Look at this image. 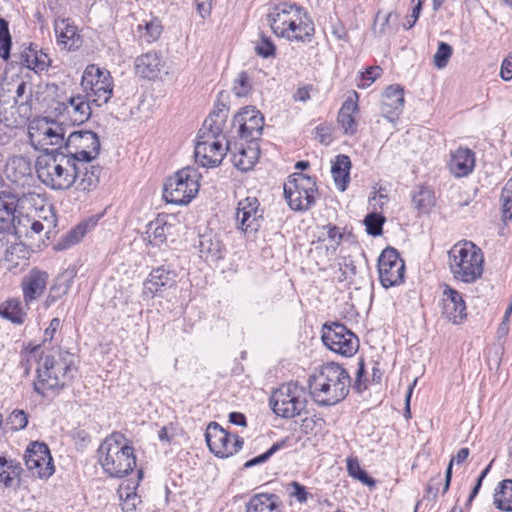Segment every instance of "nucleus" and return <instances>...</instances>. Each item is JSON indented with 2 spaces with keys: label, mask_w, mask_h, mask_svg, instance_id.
<instances>
[{
  "label": "nucleus",
  "mask_w": 512,
  "mask_h": 512,
  "mask_svg": "<svg viewBox=\"0 0 512 512\" xmlns=\"http://www.w3.org/2000/svg\"><path fill=\"white\" fill-rule=\"evenodd\" d=\"M76 356L69 351L52 349L40 359L37 368V378L33 382V389L45 399H52L61 390L68 386L75 374Z\"/></svg>",
  "instance_id": "f257e3e1"
},
{
  "label": "nucleus",
  "mask_w": 512,
  "mask_h": 512,
  "mask_svg": "<svg viewBox=\"0 0 512 512\" xmlns=\"http://www.w3.org/2000/svg\"><path fill=\"white\" fill-rule=\"evenodd\" d=\"M351 377L341 365L328 362L317 373L309 376L308 387L314 401L321 406H332L344 400L349 393Z\"/></svg>",
  "instance_id": "f03ea898"
},
{
  "label": "nucleus",
  "mask_w": 512,
  "mask_h": 512,
  "mask_svg": "<svg viewBox=\"0 0 512 512\" xmlns=\"http://www.w3.org/2000/svg\"><path fill=\"white\" fill-rule=\"evenodd\" d=\"M267 21L276 36L292 42H310L315 33L314 23L296 4L275 6L268 13Z\"/></svg>",
  "instance_id": "7ed1b4c3"
},
{
  "label": "nucleus",
  "mask_w": 512,
  "mask_h": 512,
  "mask_svg": "<svg viewBox=\"0 0 512 512\" xmlns=\"http://www.w3.org/2000/svg\"><path fill=\"white\" fill-rule=\"evenodd\" d=\"M77 162L64 151L51 149L50 152L39 155L35 162L38 179L46 187L59 191L73 187L75 183Z\"/></svg>",
  "instance_id": "20e7f679"
},
{
  "label": "nucleus",
  "mask_w": 512,
  "mask_h": 512,
  "mask_svg": "<svg viewBox=\"0 0 512 512\" xmlns=\"http://www.w3.org/2000/svg\"><path fill=\"white\" fill-rule=\"evenodd\" d=\"M124 435L112 433L98 449L99 462L111 477L122 478L133 471L136 457L132 446L123 443Z\"/></svg>",
  "instance_id": "39448f33"
},
{
  "label": "nucleus",
  "mask_w": 512,
  "mask_h": 512,
  "mask_svg": "<svg viewBox=\"0 0 512 512\" xmlns=\"http://www.w3.org/2000/svg\"><path fill=\"white\" fill-rule=\"evenodd\" d=\"M448 264L455 280L471 284L483 274V253L470 241L458 242L448 251Z\"/></svg>",
  "instance_id": "423d86ee"
},
{
  "label": "nucleus",
  "mask_w": 512,
  "mask_h": 512,
  "mask_svg": "<svg viewBox=\"0 0 512 512\" xmlns=\"http://www.w3.org/2000/svg\"><path fill=\"white\" fill-rule=\"evenodd\" d=\"M201 175L196 168L184 167L166 180L163 198L167 203L188 204L199 191Z\"/></svg>",
  "instance_id": "0eeeda50"
},
{
  "label": "nucleus",
  "mask_w": 512,
  "mask_h": 512,
  "mask_svg": "<svg viewBox=\"0 0 512 512\" xmlns=\"http://www.w3.org/2000/svg\"><path fill=\"white\" fill-rule=\"evenodd\" d=\"M66 132L67 129L62 123L47 118L31 122L28 128L30 144L44 153L50 152L51 149L63 151Z\"/></svg>",
  "instance_id": "6e6552de"
},
{
  "label": "nucleus",
  "mask_w": 512,
  "mask_h": 512,
  "mask_svg": "<svg viewBox=\"0 0 512 512\" xmlns=\"http://www.w3.org/2000/svg\"><path fill=\"white\" fill-rule=\"evenodd\" d=\"M307 404L306 393L297 383L282 384L270 398L273 412L282 418H294L304 412Z\"/></svg>",
  "instance_id": "1a4fd4ad"
},
{
  "label": "nucleus",
  "mask_w": 512,
  "mask_h": 512,
  "mask_svg": "<svg viewBox=\"0 0 512 512\" xmlns=\"http://www.w3.org/2000/svg\"><path fill=\"white\" fill-rule=\"evenodd\" d=\"M317 192L314 178L303 173L292 174L284 184V196L294 211H306L315 203Z\"/></svg>",
  "instance_id": "9d476101"
},
{
  "label": "nucleus",
  "mask_w": 512,
  "mask_h": 512,
  "mask_svg": "<svg viewBox=\"0 0 512 512\" xmlns=\"http://www.w3.org/2000/svg\"><path fill=\"white\" fill-rule=\"evenodd\" d=\"M81 85L88 99L100 107L111 99L113 94V79L108 70L91 65L84 72Z\"/></svg>",
  "instance_id": "9b49d317"
},
{
  "label": "nucleus",
  "mask_w": 512,
  "mask_h": 512,
  "mask_svg": "<svg viewBox=\"0 0 512 512\" xmlns=\"http://www.w3.org/2000/svg\"><path fill=\"white\" fill-rule=\"evenodd\" d=\"M99 136L90 130L73 131L65 141L63 151L74 162H92L100 153Z\"/></svg>",
  "instance_id": "f8f14e48"
},
{
  "label": "nucleus",
  "mask_w": 512,
  "mask_h": 512,
  "mask_svg": "<svg viewBox=\"0 0 512 512\" xmlns=\"http://www.w3.org/2000/svg\"><path fill=\"white\" fill-rule=\"evenodd\" d=\"M322 341L328 349L346 357L355 354L359 348L357 336L339 322L323 326Z\"/></svg>",
  "instance_id": "ddd939ff"
},
{
  "label": "nucleus",
  "mask_w": 512,
  "mask_h": 512,
  "mask_svg": "<svg viewBox=\"0 0 512 512\" xmlns=\"http://www.w3.org/2000/svg\"><path fill=\"white\" fill-rule=\"evenodd\" d=\"M210 451L219 458H228L236 454L243 446V439L227 432L217 422H211L205 433Z\"/></svg>",
  "instance_id": "4468645a"
},
{
  "label": "nucleus",
  "mask_w": 512,
  "mask_h": 512,
  "mask_svg": "<svg viewBox=\"0 0 512 512\" xmlns=\"http://www.w3.org/2000/svg\"><path fill=\"white\" fill-rule=\"evenodd\" d=\"M379 279L383 287L390 288L404 281L405 263L395 248L388 247L378 259Z\"/></svg>",
  "instance_id": "2eb2a0df"
},
{
  "label": "nucleus",
  "mask_w": 512,
  "mask_h": 512,
  "mask_svg": "<svg viewBox=\"0 0 512 512\" xmlns=\"http://www.w3.org/2000/svg\"><path fill=\"white\" fill-rule=\"evenodd\" d=\"M25 464L34 476L48 478L54 473L53 459L44 442H32L25 453Z\"/></svg>",
  "instance_id": "dca6fc26"
},
{
  "label": "nucleus",
  "mask_w": 512,
  "mask_h": 512,
  "mask_svg": "<svg viewBox=\"0 0 512 512\" xmlns=\"http://www.w3.org/2000/svg\"><path fill=\"white\" fill-rule=\"evenodd\" d=\"M232 126L237 127L241 139L253 142L262 135L264 117L253 107H245L234 116Z\"/></svg>",
  "instance_id": "f3484780"
},
{
  "label": "nucleus",
  "mask_w": 512,
  "mask_h": 512,
  "mask_svg": "<svg viewBox=\"0 0 512 512\" xmlns=\"http://www.w3.org/2000/svg\"><path fill=\"white\" fill-rule=\"evenodd\" d=\"M230 150V142L224 147L218 139L197 137L194 156L200 166L214 168L222 163L226 152Z\"/></svg>",
  "instance_id": "a211bd4d"
},
{
  "label": "nucleus",
  "mask_w": 512,
  "mask_h": 512,
  "mask_svg": "<svg viewBox=\"0 0 512 512\" xmlns=\"http://www.w3.org/2000/svg\"><path fill=\"white\" fill-rule=\"evenodd\" d=\"M177 285V272L169 267L160 266L153 269L143 282V296L152 299L162 297L168 289Z\"/></svg>",
  "instance_id": "6ab92c4d"
},
{
  "label": "nucleus",
  "mask_w": 512,
  "mask_h": 512,
  "mask_svg": "<svg viewBox=\"0 0 512 512\" xmlns=\"http://www.w3.org/2000/svg\"><path fill=\"white\" fill-rule=\"evenodd\" d=\"M237 228L244 233L257 232L260 228L262 212L255 197H247L238 202L235 215Z\"/></svg>",
  "instance_id": "aec40b11"
},
{
  "label": "nucleus",
  "mask_w": 512,
  "mask_h": 512,
  "mask_svg": "<svg viewBox=\"0 0 512 512\" xmlns=\"http://www.w3.org/2000/svg\"><path fill=\"white\" fill-rule=\"evenodd\" d=\"M30 162L23 156L10 158L5 167L7 178L15 185L14 188H25L33 182Z\"/></svg>",
  "instance_id": "412c9836"
},
{
  "label": "nucleus",
  "mask_w": 512,
  "mask_h": 512,
  "mask_svg": "<svg viewBox=\"0 0 512 512\" xmlns=\"http://www.w3.org/2000/svg\"><path fill=\"white\" fill-rule=\"evenodd\" d=\"M74 187L77 191L90 192L97 188L102 167L91 162H77Z\"/></svg>",
  "instance_id": "4be33fe9"
},
{
  "label": "nucleus",
  "mask_w": 512,
  "mask_h": 512,
  "mask_svg": "<svg viewBox=\"0 0 512 512\" xmlns=\"http://www.w3.org/2000/svg\"><path fill=\"white\" fill-rule=\"evenodd\" d=\"M48 281V273L32 269L22 278L21 288L26 305L42 296Z\"/></svg>",
  "instance_id": "5701e85b"
},
{
  "label": "nucleus",
  "mask_w": 512,
  "mask_h": 512,
  "mask_svg": "<svg viewBox=\"0 0 512 512\" xmlns=\"http://www.w3.org/2000/svg\"><path fill=\"white\" fill-rule=\"evenodd\" d=\"M198 249L200 257L207 262H216L224 258L226 252L222 240L212 231L199 235Z\"/></svg>",
  "instance_id": "b1692460"
},
{
  "label": "nucleus",
  "mask_w": 512,
  "mask_h": 512,
  "mask_svg": "<svg viewBox=\"0 0 512 512\" xmlns=\"http://www.w3.org/2000/svg\"><path fill=\"white\" fill-rule=\"evenodd\" d=\"M58 45L67 51L76 50L82 45L77 27L70 19H57L54 23Z\"/></svg>",
  "instance_id": "393cba45"
},
{
  "label": "nucleus",
  "mask_w": 512,
  "mask_h": 512,
  "mask_svg": "<svg viewBox=\"0 0 512 512\" xmlns=\"http://www.w3.org/2000/svg\"><path fill=\"white\" fill-rule=\"evenodd\" d=\"M91 104L93 103L86 94H77L68 99L67 103L64 104V110L73 125H80L91 117Z\"/></svg>",
  "instance_id": "a878e982"
},
{
  "label": "nucleus",
  "mask_w": 512,
  "mask_h": 512,
  "mask_svg": "<svg viewBox=\"0 0 512 512\" xmlns=\"http://www.w3.org/2000/svg\"><path fill=\"white\" fill-rule=\"evenodd\" d=\"M404 90L400 85L388 86L381 100V111L389 118L397 116L404 106Z\"/></svg>",
  "instance_id": "bb28decb"
},
{
  "label": "nucleus",
  "mask_w": 512,
  "mask_h": 512,
  "mask_svg": "<svg viewBox=\"0 0 512 512\" xmlns=\"http://www.w3.org/2000/svg\"><path fill=\"white\" fill-rule=\"evenodd\" d=\"M164 62L156 52L145 53L135 60V71L139 76L154 80L159 75Z\"/></svg>",
  "instance_id": "cd10ccee"
},
{
  "label": "nucleus",
  "mask_w": 512,
  "mask_h": 512,
  "mask_svg": "<svg viewBox=\"0 0 512 512\" xmlns=\"http://www.w3.org/2000/svg\"><path fill=\"white\" fill-rule=\"evenodd\" d=\"M475 165V156L468 148L457 149L451 157L450 171L456 177H464L470 174Z\"/></svg>",
  "instance_id": "c85d7f7f"
},
{
  "label": "nucleus",
  "mask_w": 512,
  "mask_h": 512,
  "mask_svg": "<svg viewBox=\"0 0 512 512\" xmlns=\"http://www.w3.org/2000/svg\"><path fill=\"white\" fill-rule=\"evenodd\" d=\"M281 501L275 494L260 493L252 496L246 512H280Z\"/></svg>",
  "instance_id": "c756f323"
},
{
  "label": "nucleus",
  "mask_w": 512,
  "mask_h": 512,
  "mask_svg": "<svg viewBox=\"0 0 512 512\" xmlns=\"http://www.w3.org/2000/svg\"><path fill=\"white\" fill-rule=\"evenodd\" d=\"M351 160L345 154H339L332 163L331 173L337 188L345 191L350 181Z\"/></svg>",
  "instance_id": "7c9ffc66"
},
{
  "label": "nucleus",
  "mask_w": 512,
  "mask_h": 512,
  "mask_svg": "<svg viewBox=\"0 0 512 512\" xmlns=\"http://www.w3.org/2000/svg\"><path fill=\"white\" fill-rule=\"evenodd\" d=\"M358 111L357 101L351 97L347 98L342 104L338 113V123L344 130L346 135H354L357 131V122L353 116Z\"/></svg>",
  "instance_id": "2f4dec72"
},
{
  "label": "nucleus",
  "mask_w": 512,
  "mask_h": 512,
  "mask_svg": "<svg viewBox=\"0 0 512 512\" xmlns=\"http://www.w3.org/2000/svg\"><path fill=\"white\" fill-rule=\"evenodd\" d=\"M171 225H168L163 219L157 218L146 226V239L154 247H160L167 240V235Z\"/></svg>",
  "instance_id": "473e14b6"
},
{
  "label": "nucleus",
  "mask_w": 512,
  "mask_h": 512,
  "mask_svg": "<svg viewBox=\"0 0 512 512\" xmlns=\"http://www.w3.org/2000/svg\"><path fill=\"white\" fill-rule=\"evenodd\" d=\"M11 190L15 200H17L19 215L27 212L30 208H34L40 199V195L32 191V184L25 188H11Z\"/></svg>",
  "instance_id": "72a5a7b5"
},
{
  "label": "nucleus",
  "mask_w": 512,
  "mask_h": 512,
  "mask_svg": "<svg viewBox=\"0 0 512 512\" xmlns=\"http://www.w3.org/2000/svg\"><path fill=\"white\" fill-rule=\"evenodd\" d=\"M493 503L499 510L512 512V479H505L499 483Z\"/></svg>",
  "instance_id": "f704fd0d"
},
{
  "label": "nucleus",
  "mask_w": 512,
  "mask_h": 512,
  "mask_svg": "<svg viewBox=\"0 0 512 512\" xmlns=\"http://www.w3.org/2000/svg\"><path fill=\"white\" fill-rule=\"evenodd\" d=\"M162 31L163 27L161 25V21L157 18L143 20V22L137 26V33L140 39L146 43H153L158 40L162 34Z\"/></svg>",
  "instance_id": "c9c22d12"
},
{
  "label": "nucleus",
  "mask_w": 512,
  "mask_h": 512,
  "mask_svg": "<svg viewBox=\"0 0 512 512\" xmlns=\"http://www.w3.org/2000/svg\"><path fill=\"white\" fill-rule=\"evenodd\" d=\"M0 315L14 324H22L26 318V312L19 299H9L0 307Z\"/></svg>",
  "instance_id": "e433bc0d"
},
{
  "label": "nucleus",
  "mask_w": 512,
  "mask_h": 512,
  "mask_svg": "<svg viewBox=\"0 0 512 512\" xmlns=\"http://www.w3.org/2000/svg\"><path fill=\"white\" fill-rule=\"evenodd\" d=\"M226 121L223 120V115L218 114L215 117L210 114L204 121L202 128L199 130L198 137L218 139L223 131V126Z\"/></svg>",
  "instance_id": "4c0bfd02"
},
{
  "label": "nucleus",
  "mask_w": 512,
  "mask_h": 512,
  "mask_svg": "<svg viewBox=\"0 0 512 512\" xmlns=\"http://www.w3.org/2000/svg\"><path fill=\"white\" fill-rule=\"evenodd\" d=\"M88 223H80L67 232L55 245L58 251L66 250L79 243L88 231Z\"/></svg>",
  "instance_id": "58836bf2"
},
{
  "label": "nucleus",
  "mask_w": 512,
  "mask_h": 512,
  "mask_svg": "<svg viewBox=\"0 0 512 512\" xmlns=\"http://www.w3.org/2000/svg\"><path fill=\"white\" fill-rule=\"evenodd\" d=\"M28 254L29 251L22 242L13 240L4 251V261L8 263V269L11 270L19 265V260L28 259Z\"/></svg>",
  "instance_id": "ea45409f"
},
{
  "label": "nucleus",
  "mask_w": 512,
  "mask_h": 512,
  "mask_svg": "<svg viewBox=\"0 0 512 512\" xmlns=\"http://www.w3.org/2000/svg\"><path fill=\"white\" fill-rule=\"evenodd\" d=\"M412 202L422 213H428L435 205V195L432 189L427 186H420L413 194Z\"/></svg>",
  "instance_id": "a19ab883"
},
{
  "label": "nucleus",
  "mask_w": 512,
  "mask_h": 512,
  "mask_svg": "<svg viewBox=\"0 0 512 512\" xmlns=\"http://www.w3.org/2000/svg\"><path fill=\"white\" fill-rule=\"evenodd\" d=\"M22 58L26 67L35 71H44L50 66L49 56L34 49H29Z\"/></svg>",
  "instance_id": "79ce46f5"
},
{
  "label": "nucleus",
  "mask_w": 512,
  "mask_h": 512,
  "mask_svg": "<svg viewBox=\"0 0 512 512\" xmlns=\"http://www.w3.org/2000/svg\"><path fill=\"white\" fill-rule=\"evenodd\" d=\"M22 472L21 464L15 460L9 461V466L0 469V482L6 487H14L19 483V477Z\"/></svg>",
  "instance_id": "37998d69"
},
{
  "label": "nucleus",
  "mask_w": 512,
  "mask_h": 512,
  "mask_svg": "<svg viewBox=\"0 0 512 512\" xmlns=\"http://www.w3.org/2000/svg\"><path fill=\"white\" fill-rule=\"evenodd\" d=\"M443 314L454 323L466 317V304H453L451 300L442 299Z\"/></svg>",
  "instance_id": "c03bdc74"
},
{
  "label": "nucleus",
  "mask_w": 512,
  "mask_h": 512,
  "mask_svg": "<svg viewBox=\"0 0 512 512\" xmlns=\"http://www.w3.org/2000/svg\"><path fill=\"white\" fill-rule=\"evenodd\" d=\"M12 40L9 32L8 22L0 18V57L8 60L10 57Z\"/></svg>",
  "instance_id": "a18cd8bd"
},
{
  "label": "nucleus",
  "mask_w": 512,
  "mask_h": 512,
  "mask_svg": "<svg viewBox=\"0 0 512 512\" xmlns=\"http://www.w3.org/2000/svg\"><path fill=\"white\" fill-rule=\"evenodd\" d=\"M347 470H348L350 476L361 481L363 484H366L368 486H373L375 484L374 479L371 478L367 474V472L360 467L357 459H353V458L347 459Z\"/></svg>",
  "instance_id": "49530a36"
},
{
  "label": "nucleus",
  "mask_w": 512,
  "mask_h": 512,
  "mask_svg": "<svg viewBox=\"0 0 512 512\" xmlns=\"http://www.w3.org/2000/svg\"><path fill=\"white\" fill-rule=\"evenodd\" d=\"M452 52L451 45L446 42H439L437 51L433 57L434 65L439 69L445 68L452 56Z\"/></svg>",
  "instance_id": "de8ad7c7"
},
{
  "label": "nucleus",
  "mask_w": 512,
  "mask_h": 512,
  "mask_svg": "<svg viewBox=\"0 0 512 512\" xmlns=\"http://www.w3.org/2000/svg\"><path fill=\"white\" fill-rule=\"evenodd\" d=\"M384 218L377 213H369L364 219L366 231L369 235L379 236L382 234Z\"/></svg>",
  "instance_id": "09e8293b"
},
{
  "label": "nucleus",
  "mask_w": 512,
  "mask_h": 512,
  "mask_svg": "<svg viewBox=\"0 0 512 512\" xmlns=\"http://www.w3.org/2000/svg\"><path fill=\"white\" fill-rule=\"evenodd\" d=\"M286 441H280L274 443L265 453L258 455L250 460H248L245 464V468H250L255 465L263 464L265 463L272 455H274L277 451L282 449L285 446Z\"/></svg>",
  "instance_id": "8fccbe9b"
},
{
  "label": "nucleus",
  "mask_w": 512,
  "mask_h": 512,
  "mask_svg": "<svg viewBox=\"0 0 512 512\" xmlns=\"http://www.w3.org/2000/svg\"><path fill=\"white\" fill-rule=\"evenodd\" d=\"M0 211L4 213H15L19 216L17 200H15L11 189L0 192Z\"/></svg>",
  "instance_id": "3c124183"
},
{
  "label": "nucleus",
  "mask_w": 512,
  "mask_h": 512,
  "mask_svg": "<svg viewBox=\"0 0 512 512\" xmlns=\"http://www.w3.org/2000/svg\"><path fill=\"white\" fill-rule=\"evenodd\" d=\"M251 88L252 86L248 74L245 71L240 72L234 81L233 91L235 95L238 97H244L248 95Z\"/></svg>",
  "instance_id": "603ef678"
},
{
  "label": "nucleus",
  "mask_w": 512,
  "mask_h": 512,
  "mask_svg": "<svg viewBox=\"0 0 512 512\" xmlns=\"http://www.w3.org/2000/svg\"><path fill=\"white\" fill-rule=\"evenodd\" d=\"M503 201V219L504 221L512 219V178L507 182L501 193Z\"/></svg>",
  "instance_id": "864d4df0"
},
{
  "label": "nucleus",
  "mask_w": 512,
  "mask_h": 512,
  "mask_svg": "<svg viewBox=\"0 0 512 512\" xmlns=\"http://www.w3.org/2000/svg\"><path fill=\"white\" fill-rule=\"evenodd\" d=\"M32 97L30 86L23 80L18 81L15 90L14 104L24 106L29 103Z\"/></svg>",
  "instance_id": "5fc2aeb1"
},
{
  "label": "nucleus",
  "mask_w": 512,
  "mask_h": 512,
  "mask_svg": "<svg viewBox=\"0 0 512 512\" xmlns=\"http://www.w3.org/2000/svg\"><path fill=\"white\" fill-rule=\"evenodd\" d=\"M289 496L295 498L299 503H306L312 495L308 493L306 487L297 481H292L287 485Z\"/></svg>",
  "instance_id": "6e6d98bb"
},
{
  "label": "nucleus",
  "mask_w": 512,
  "mask_h": 512,
  "mask_svg": "<svg viewBox=\"0 0 512 512\" xmlns=\"http://www.w3.org/2000/svg\"><path fill=\"white\" fill-rule=\"evenodd\" d=\"M255 156H247V151L243 148L239 150V154H233V163L235 167L241 171H248L254 165Z\"/></svg>",
  "instance_id": "4d7b16f0"
},
{
  "label": "nucleus",
  "mask_w": 512,
  "mask_h": 512,
  "mask_svg": "<svg viewBox=\"0 0 512 512\" xmlns=\"http://www.w3.org/2000/svg\"><path fill=\"white\" fill-rule=\"evenodd\" d=\"M21 220L15 213H4L0 211V229L4 231H17Z\"/></svg>",
  "instance_id": "13d9d810"
},
{
  "label": "nucleus",
  "mask_w": 512,
  "mask_h": 512,
  "mask_svg": "<svg viewBox=\"0 0 512 512\" xmlns=\"http://www.w3.org/2000/svg\"><path fill=\"white\" fill-rule=\"evenodd\" d=\"M399 19V14L396 12H389L385 17L384 21L381 24L380 28L377 30L376 27H374V33L381 37L386 34L394 33L396 29L392 26L391 22L396 23Z\"/></svg>",
  "instance_id": "bf43d9fd"
},
{
  "label": "nucleus",
  "mask_w": 512,
  "mask_h": 512,
  "mask_svg": "<svg viewBox=\"0 0 512 512\" xmlns=\"http://www.w3.org/2000/svg\"><path fill=\"white\" fill-rule=\"evenodd\" d=\"M275 45L269 37L262 36L261 40L257 43L255 50L256 53L263 57L269 58L275 55Z\"/></svg>",
  "instance_id": "052dcab7"
},
{
  "label": "nucleus",
  "mask_w": 512,
  "mask_h": 512,
  "mask_svg": "<svg viewBox=\"0 0 512 512\" xmlns=\"http://www.w3.org/2000/svg\"><path fill=\"white\" fill-rule=\"evenodd\" d=\"M325 228H327L328 240L331 242V246L326 247V250H331V253H335L342 241L343 234L340 232V229L335 225L328 224L327 226H325Z\"/></svg>",
  "instance_id": "680f3d73"
},
{
  "label": "nucleus",
  "mask_w": 512,
  "mask_h": 512,
  "mask_svg": "<svg viewBox=\"0 0 512 512\" xmlns=\"http://www.w3.org/2000/svg\"><path fill=\"white\" fill-rule=\"evenodd\" d=\"M8 419L14 430H22L28 424V415L23 410H14Z\"/></svg>",
  "instance_id": "e2e57ef3"
},
{
  "label": "nucleus",
  "mask_w": 512,
  "mask_h": 512,
  "mask_svg": "<svg viewBox=\"0 0 512 512\" xmlns=\"http://www.w3.org/2000/svg\"><path fill=\"white\" fill-rule=\"evenodd\" d=\"M365 374V363L363 359H360L358 363V369L356 372V378L352 385L353 389L356 390L358 393H361L363 390L367 388L366 379H364Z\"/></svg>",
  "instance_id": "0e129e2a"
},
{
  "label": "nucleus",
  "mask_w": 512,
  "mask_h": 512,
  "mask_svg": "<svg viewBox=\"0 0 512 512\" xmlns=\"http://www.w3.org/2000/svg\"><path fill=\"white\" fill-rule=\"evenodd\" d=\"M315 138L324 145L332 142V133L329 126L321 124L315 128Z\"/></svg>",
  "instance_id": "69168bd1"
},
{
  "label": "nucleus",
  "mask_w": 512,
  "mask_h": 512,
  "mask_svg": "<svg viewBox=\"0 0 512 512\" xmlns=\"http://www.w3.org/2000/svg\"><path fill=\"white\" fill-rule=\"evenodd\" d=\"M340 270H342V274L345 278L354 276L357 274V267L355 265L354 260L351 256L343 257L342 261L339 263Z\"/></svg>",
  "instance_id": "338daca9"
},
{
  "label": "nucleus",
  "mask_w": 512,
  "mask_h": 512,
  "mask_svg": "<svg viewBox=\"0 0 512 512\" xmlns=\"http://www.w3.org/2000/svg\"><path fill=\"white\" fill-rule=\"evenodd\" d=\"M382 73V69L379 66H371L366 69L364 73H362V79L366 81L362 86L371 85L377 78L380 77Z\"/></svg>",
  "instance_id": "774afa93"
}]
</instances>
